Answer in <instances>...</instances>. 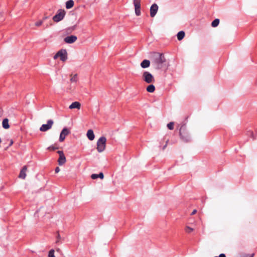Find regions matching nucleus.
Segmentation results:
<instances>
[{
  "mask_svg": "<svg viewBox=\"0 0 257 257\" xmlns=\"http://www.w3.org/2000/svg\"><path fill=\"white\" fill-rule=\"evenodd\" d=\"M150 61L148 60H144L141 63V66L143 68H146L150 66Z\"/></svg>",
  "mask_w": 257,
  "mask_h": 257,
  "instance_id": "nucleus-15",
  "label": "nucleus"
},
{
  "mask_svg": "<svg viewBox=\"0 0 257 257\" xmlns=\"http://www.w3.org/2000/svg\"><path fill=\"white\" fill-rule=\"evenodd\" d=\"M74 1L73 0H69L66 3V8L67 9L72 8L74 6Z\"/></svg>",
  "mask_w": 257,
  "mask_h": 257,
  "instance_id": "nucleus-18",
  "label": "nucleus"
},
{
  "mask_svg": "<svg viewBox=\"0 0 257 257\" xmlns=\"http://www.w3.org/2000/svg\"><path fill=\"white\" fill-rule=\"evenodd\" d=\"M3 127L5 129H8L10 127V125L9 124V120L8 118H5L2 122Z\"/></svg>",
  "mask_w": 257,
  "mask_h": 257,
  "instance_id": "nucleus-17",
  "label": "nucleus"
},
{
  "mask_svg": "<svg viewBox=\"0 0 257 257\" xmlns=\"http://www.w3.org/2000/svg\"><path fill=\"white\" fill-rule=\"evenodd\" d=\"M48 18V17H47V16H45V17H44L43 18V19L42 20V21H43V22H44L45 20L47 19Z\"/></svg>",
  "mask_w": 257,
  "mask_h": 257,
  "instance_id": "nucleus-33",
  "label": "nucleus"
},
{
  "mask_svg": "<svg viewBox=\"0 0 257 257\" xmlns=\"http://www.w3.org/2000/svg\"><path fill=\"white\" fill-rule=\"evenodd\" d=\"M91 178L92 179H96L98 178V175L97 174H93L91 175Z\"/></svg>",
  "mask_w": 257,
  "mask_h": 257,
  "instance_id": "nucleus-28",
  "label": "nucleus"
},
{
  "mask_svg": "<svg viewBox=\"0 0 257 257\" xmlns=\"http://www.w3.org/2000/svg\"><path fill=\"white\" fill-rule=\"evenodd\" d=\"M219 23V20L218 19H215L211 23V26L213 27H217Z\"/></svg>",
  "mask_w": 257,
  "mask_h": 257,
  "instance_id": "nucleus-22",
  "label": "nucleus"
},
{
  "mask_svg": "<svg viewBox=\"0 0 257 257\" xmlns=\"http://www.w3.org/2000/svg\"><path fill=\"white\" fill-rule=\"evenodd\" d=\"M60 169L58 167H56L55 170V173H58L60 171Z\"/></svg>",
  "mask_w": 257,
  "mask_h": 257,
  "instance_id": "nucleus-31",
  "label": "nucleus"
},
{
  "mask_svg": "<svg viewBox=\"0 0 257 257\" xmlns=\"http://www.w3.org/2000/svg\"><path fill=\"white\" fill-rule=\"evenodd\" d=\"M87 137L90 141H92L94 139V134L92 130H89L87 132Z\"/></svg>",
  "mask_w": 257,
  "mask_h": 257,
  "instance_id": "nucleus-16",
  "label": "nucleus"
},
{
  "mask_svg": "<svg viewBox=\"0 0 257 257\" xmlns=\"http://www.w3.org/2000/svg\"><path fill=\"white\" fill-rule=\"evenodd\" d=\"M43 23V21L41 20L35 23V25L37 27H40L42 25Z\"/></svg>",
  "mask_w": 257,
  "mask_h": 257,
  "instance_id": "nucleus-27",
  "label": "nucleus"
},
{
  "mask_svg": "<svg viewBox=\"0 0 257 257\" xmlns=\"http://www.w3.org/2000/svg\"><path fill=\"white\" fill-rule=\"evenodd\" d=\"M58 154L59 155V159L58 160V162L59 165L61 166L64 164L66 161V157L62 151H58L57 152Z\"/></svg>",
  "mask_w": 257,
  "mask_h": 257,
  "instance_id": "nucleus-10",
  "label": "nucleus"
},
{
  "mask_svg": "<svg viewBox=\"0 0 257 257\" xmlns=\"http://www.w3.org/2000/svg\"><path fill=\"white\" fill-rule=\"evenodd\" d=\"M70 77H71L70 81L71 82H75V83L77 82V74H75L74 75L71 74L70 75Z\"/></svg>",
  "mask_w": 257,
  "mask_h": 257,
  "instance_id": "nucleus-21",
  "label": "nucleus"
},
{
  "mask_svg": "<svg viewBox=\"0 0 257 257\" xmlns=\"http://www.w3.org/2000/svg\"><path fill=\"white\" fill-rule=\"evenodd\" d=\"M81 107V104L80 102L78 101H75L73 102L71 105H69V108L72 109L74 108H77L78 109H79Z\"/></svg>",
  "mask_w": 257,
  "mask_h": 257,
  "instance_id": "nucleus-14",
  "label": "nucleus"
},
{
  "mask_svg": "<svg viewBox=\"0 0 257 257\" xmlns=\"http://www.w3.org/2000/svg\"><path fill=\"white\" fill-rule=\"evenodd\" d=\"M143 80L147 83L151 84L155 81L154 76L148 71H145L142 74Z\"/></svg>",
  "mask_w": 257,
  "mask_h": 257,
  "instance_id": "nucleus-4",
  "label": "nucleus"
},
{
  "mask_svg": "<svg viewBox=\"0 0 257 257\" xmlns=\"http://www.w3.org/2000/svg\"><path fill=\"white\" fill-rule=\"evenodd\" d=\"M184 37H185V33L183 31H180L177 34V39L179 41L182 40Z\"/></svg>",
  "mask_w": 257,
  "mask_h": 257,
  "instance_id": "nucleus-20",
  "label": "nucleus"
},
{
  "mask_svg": "<svg viewBox=\"0 0 257 257\" xmlns=\"http://www.w3.org/2000/svg\"><path fill=\"white\" fill-rule=\"evenodd\" d=\"M54 123V121L52 119H49L47 121V124H43L40 128V130L41 132H46L47 131L50 130L53 124Z\"/></svg>",
  "mask_w": 257,
  "mask_h": 257,
  "instance_id": "nucleus-7",
  "label": "nucleus"
},
{
  "mask_svg": "<svg viewBox=\"0 0 257 257\" xmlns=\"http://www.w3.org/2000/svg\"><path fill=\"white\" fill-rule=\"evenodd\" d=\"M158 10V6L157 4H154L150 8V16L153 18L156 15Z\"/></svg>",
  "mask_w": 257,
  "mask_h": 257,
  "instance_id": "nucleus-12",
  "label": "nucleus"
},
{
  "mask_svg": "<svg viewBox=\"0 0 257 257\" xmlns=\"http://www.w3.org/2000/svg\"><path fill=\"white\" fill-rule=\"evenodd\" d=\"M57 237V240L56 241V243H58L59 241V240L60 239V235L59 233H58Z\"/></svg>",
  "mask_w": 257,
  "mask_h": 257,
  "instance_id": "nucleus-30",
  "label": "nucleus"
},
{
  "mask_svg": "<svg viewBox=\"0 0 257 257\" xmlns=\"http://www.w3.org/2000/svg\"><path fill=\"white\" fill-rule=\"evenodd\" d=\"M76 28V26H74L72 27V30H74Z\"/></svg>",
  "mask_w": 257,
  "mask_h": 257,
  "instance_id": "nucleus-34",
  "label": "nucleus"
},
{
  "mask_svg": "<svg viewBox=\"0 0 257 257\" xmlns=\"http://www.w3.org/2000/svg\"><path fill=\"white\" fill-rule=\"evenodd\" d=\"M65 11L64 10H59L57 13L53 17V20L55 22H59L62 20L65 15Z\"/></svg>",
  "mask_w": 257,
  "mask_h": 257,
  "instance_id": "nucleus-6",
  "label": "nucleus"
},
{
  "mask_svg": "<svg viewBox=\"0 0 257 257\" xmlns=\"http://www.w3.org/2000/svg\"><path fill=\"white\" fill-rule=\"evenodd\" d=\"M13 142L12 141H11L10 145H11L12 144H13Z\"/></svg>",
  "mask_w": 257,
  "mask_h": 257,
  "instance_id": "nucleus-35",
  "label": "nucleus"
},
{
  "mask_svg": "<svg viewBox=\"0 0 257 257\" xmlns=\"http://www.w3.org/2000/svg\"><path fill=\"white\" fill-rule=\"evenodd\" d=\"M58 149V147L56 146L55 145H52L47 148V149L50 151H54Z\"/></svg>",
  "mask_w": 257,
  "mask_h": 257,
  "instance_id": "nucleus-25",
  "label": "nucleus"
},
{
  "mask_svg": "<svg viewBox=\"0 0 257 257\" xmlns=\"http://www.w3.org/2000/svg\"><path fill=\"white\" fill-rule=\"evenodd\" d=\"M58 57L63 62H65L67 59V53L66 50L61 49L59 50L54 56V59H56Z\"/></svg>",
  "mask_w": 257,
  "mask_h": 257,
  "instance_id": "nucleus-5",
  "label": "nucleus"
},
{
  "mask_svg": "<svg viewBox=\"0 0 257 257\" xmlns=\"http://www.w3.org/2000/svg\"><path fill=\"white\" fill-rule=\"evenodd\" d=\"M70 133V132L67 128H64L60 133L59 137V141L61 142H63L65 139V137Z\"/></svg>",
  "mask_w": 257,
  "mask_h": 257,
  "instance_id": "nucleus-9",
  "label": "nucleus"
},
{
  "mask_svg": "<svg viewBox=\"0 0 257 257\" xmlns=\"http://www.w3.org/2000/svg\"><path fill=\"white\" fill-rule=\"evenodd\" d=\"M174 123L173 122H170L167 124V127L169 130H172L174 129Z\"/></svg>",
  "mask_w": 257,
  "mask_h": 257,
  "instance_id": "nucleus-24",
  "label": "nucleus"
},
{
  "mask_svg": "<svg viewBox=\"0 0 257 257\" xmlns=\"http://www.w3.org/2000/svg\"><path fill=\"white\" fill-rule=\"evenodd\" d=\"M166 146H167V145H165L164 146V147H163V149H165V148L166 147Z\"/></svg>",
  "mask_w": 257,
  "mask_h": 257,
  "instance_id": "nucleus-36",
  "label": "nucleus"
},
{
  "mask_svg": "<svg viewBox=\"0 0 257 257\" xmlns=\"http://www.w3.org/2000/svg\"><path fill=\"white\" fill-rule=\"evenodd\" d=\"M185 230L187 233H190L194 230V229L193 228H191V227L188 226H186L185 227Z\"/></svg>",
  "mask_w": 257,
  "mask_h": 257,
  "instance_id": "nucleus-23",
  "label": "nucleus"
},
{
  "mask_svg": "<svg viewBox=\"0 0 257 257\" xmlns=\"http://www.w3.org/2000/svg\"><path fill=\"white\" fill-rule=\"evenodd\" d=\"M196 212H197V210L196 209H194L193 210V211L192 212V213H191V215H194Z\"/></svg>",
  "mask_w": 257,
  "mask_h": 257,
  "instance_id": "nucleus-32",
  "label": "nucleus"
},
{
  "mask_svg": "<svg viewBox=\"0 0 257 257\" xmlns=\"http://www.w3.org/2000/svg\"><path fill=\"white\" fill-rule=\"evenodd\" d=\"M106 139L104 137H100L97 142V150L99 153L102 152L106 148Z\"/></svg>",
  "mask_w": 257,
  "mask_h": 257,
  "instance_id": "nucleus-3",
  "label": "nucleus"
},
{
  "mask_svg": "<svg viewBox=\"0 0 257 257\" xmlns=\"http://www.w3.org/2000/svg\"><path fill=\"white\" fill-rule=\"evenodd\" d=\"M28 170V168L27 166H24L22 169L21 170L20 172L19 175V178L21 179H25L27 176V171Z\"/></svg>",
  "mask_w": 257,
  "mask_h": 257,
  "instance_id": "nucleus-13",
  "label": "nucleus"
},
{
  "mask_svg": "<svg viewBox=\"0 0 257 257\" xmlns=\"http://www.w3.org/2000/svg\"><path fill=\"white\" fill-rule=\"evenodd\" d=\"M179 134L181 138L184 141L188 142L190 140V136L187 131L185 124H182L179 128Z\"/></svg>",
  "mask_w": 257,
  "mask_h": 257,
  "instance_id": "nucleus-2",
  "label": "nucleus"
},
{
  "mask_svg": "<svg viewBox=\"0 0 257 257\" xmlns=\"http://www.w3.org/2000/svg\"><path fill=\"white\" fill-rule=\"evenodd\" d=\"M152 65L155 69H160L162 68L163 64L166 61V59L163 54L153 53L152 56Z\"/></svg>",
  "mask_w": 257,
  "mask_h": 257,
  "instance_id": "nucleus-1",
  "label": "nucleus"
},
{
  "mask_svg": "<svg viewBox=\"0 0 257 257\" xmlns=\"http://www.w3.org/2000/svg\"><path fill=\"white\" fill-rule=\"evenodd\" d=\"M155 87L153 84L149 85L147 87V91L149 92L152 93V92H154L155 91Z\"/></svg>",
  "mask_w": 257,
  "mask_h": 257,
  "instance_id": "nucleus-19",
  "label": "nucleus"
},
{
  "mask_svg": "<svg viewBox=\"0 0 257 257\" xmlns=\"http://www.w3.org/2000/svg\"><path fill=\"white\" fill-rule=\"evenodd\" d=\"M98 177H99L100 179H103L104 178L103 174L101 172L98 175Z\"/></svg>",
  "mask_w": 257,
  "mask_h": 257,
  "instance_id": "nucleus-29",
  "label": "nucleus"
},
{
  "mask_svg": "<svg viewBox=\"0 0 257 257\" xmlns=\"http://www.w3.org/2000/svg\"><path fill=\"white\" fill-rule=\"evenodd\" d=\"M133 4L135 6V13L138 16L141 15V0H134Z\"/></svg>",
  "mask_w": 257,
  "mask_h": 257,
  "instance_id": "nucleus-8",
  "label": "nucleus"
},
{
  "mask_svg": "<svg viewBox=\"0 0 257 257\" xmlns=\"http://www.w3.org/2000/svg\"><path fill=\"white\" fill-rule=\"evenodd\" d=\"M48 257H56L54 255V250L51 249L48 254Z\"/></svg>",
  "mask_w": 257,
  "mask_h": 257,
  "instance_id": "nucleus-26",
  "label": "nucleus"
},
{
  "mask_svg": "<svg viewBox=\"0 0 257 257\" xmlns=\"http://www.w3.org/2000/svg\"><path fill=\"white\" fill-rule=\"evenodd\" d=\"M77 40V36L74 35H71L65 37L64 39V41L67 44H72L75 42Z\"/></svg>",
  "mask_w": 257,
  "mask_h": 257,
  "instance_id": "nucleus-11",
  "label": "nucleus"
}]
</instances>
